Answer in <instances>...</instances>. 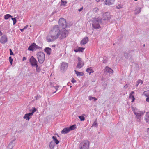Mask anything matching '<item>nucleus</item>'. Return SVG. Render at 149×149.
Returning <instances> with one entry per match:
<instances>
[{"label": "nucleus", "mask_w": 149, "mask_h": 149, "mask_svg": "<svg viewBox=\"0 0 149 149\" xmlns=\"http://www.w3.org/2000/svg\"><path fill=\"white\" fill-rule=\"evenodd\" d=\"M55 84H54L53 85H52V84H51V86H53L54 87L55 89L56 90V91H55V92H53L52 93L53 94H54L55 93V92H56V91H57V90H58V88L59 87V86H55L54 85H55Z\"/></svg>", "instance_id": "nucleus-34"}, {"label": "nucleus", "mask_w": 149, "mask_h": 149, "mask_svg": "<svg viewBox=\"0 0 149 149\" xmlns=\"http://www.w3.org/2000/svg\"><path fill=\"white\" fill-rule=\"evenodd\" d=\"M145 120L147 123L149 122V113L147 112L145 117Z\"/></svg>", "instance_id": "nucleus-23"}, {"label": "nucleus", "mask_w": 149, "mask_h": 149, "mask_svg": "<svg viewBox=\"0 0 149 149\" xmlns=\"http://www.w3.org/2000/svg\"><path fill=\"white\" fill-rule=\"evenodd\" d=\"M78 63L77 64L76 67L79 69H80L83 66L84 63L82 62L80 58L78 57Z\"/></svg>", "instance_id": "nucleus-11"}, {"label": "nucleus", "mask_w": 149, "mask_h": 149, "mask_svg": "<svg viewBox=\"0 0 149 149\" xmlns=\"http://www.w3.org/2000/svg\"><path fill=\"white\" fill-rule=\"evenodd\" d=\"M90 142L87 140L83 141L79 145L80 149H88Z\"/></svg>", "instance_id": "nucleus-4"}, {"label": "nucleus", "mask_w": 149, "mask_h": 149, "mask_svg": "<svg viewBox=\"0 0 149 149\" xmlns=\"http://www.w3.org/2000/svg\"><path fill=\"white\" fill-rule=\"evenodd\" d=\"M129 54L128 53H127L126 52H125L124 53V56L127 59H128L129 58Z\"/></svg>", "instance_id": "nucleus-36"}, {"label": "nucleus", "mask_w": 149, "mask_h": 149, "mask_svg": "<svg viewBox=\"0 0 149 149\" xmlns=\"http://www.w3.org/2000/svg\"><path fill=\"white\" fill-rule=\"evenodd\" d=\"M134 93V92L133 91H131V93H130L129 95V98H130L131 99H132V102H134V100L135 98L134 97V96L133 95V94Z\"/></svg>", "instance_id": "nucleus-21"}, {"label": "nucleus", "mask_w": 149, "mask_h": 149, "mask_svg": "<svg viewBox=\"0 0 149 149\" xmlns=\"http://www.w3.org/2000/svg\"><path fill=\"white\" fill-rule=\"evenodd\" d=\"M57 37H55L52 34L49 35L46 38L47 41L48 42H49L54 41L57 39Z\"/></svg>", "instance_id": "nucleus-9"}, {"label": "nucleus", "mask_w": 149, "mask_h": 149, "mask_svg": "<svg viewBox=\"0 0 149 149\" xmlns=\"http://www.w3.org/2000/svg\"><path fill=\"white\" fill-rule=\"evenodd\" d=\"M9 50L10 51V55H14V54L12 50L11 49H10Z\"/></svg>", "instance_id": "nucleus-44"}, {"label": "nucleus", "mask_w": 149, "mask_h": 149, "mask_svg": "<svg viewBox=\"0 0 149 149\" xmlns=\"http://www.w3.org/2000/svg\"><path fill=\"white\" fill-rule=\"evenodd\" d=\"M100 24H102V19L98 18H95L93 20V23L92 24V27L95 29H98L99 28H100Z\"/></svg>", "instance_id": "nucleus-2"}, {"label": "nucleus", "mask_w": 149, "mask_h": 149, "mask_svg": "<svg viewBox=\"0 0 149 149\" xmlns=\"http://www.w3.org/2000/svg\"><path fill=\"white\" fill-rule=\"evenodd\" d=\"M143 94L146 97H149V90H147L144 91Z\"/></svg>", "instance_id": "nucleus-33"}, {"label": "nucleus", "mask_w": 149, "mask_h": 149, "mask_svg": "<svg viewBox=\"0 0 149 149\" xmlns=\"http://www.w3.org/2000/svg\"><path fill=\"white\" fill-rule=\"evenodd\" d=\"M35 97L36 99V100H37L38 99H39L41 97V96L39 95H36V96Z\"/></svg>", "instance_id": "nucleus-42"}, {"label": "nucleus", "mask_w": 149, "mask_h": 149, "mask_svg": "<svg viewBox=\"0 0 149 149\" xmlns=\"http://www.w3.org/2000/svg\"><path fill=\"white\" fill-rule=\"evenodd\" d=\"M94 98V97H89V100H91L93 99Z\"/></svg>", "instance_id": "nucleus-56"}, {"label": "nucleus", "mask_w": 149, "mask_h": 149, "mask_svg": "<svg viewBox=\"0 0 149 149\" xmlns=\"http://www.w3.org/2000/svg\"><path fill=\"white\" fill-rule=\"evenodd\" d=\"M31 117V116L29 113H28L25 114L23 117V118L29 121Z\"/></svg>", "instance_id": "nucleus-19"}, {"label": "nucleus", "mask_w": 149, "mask_h": 149, "mask_svg": "<svg viewBox=\"0 0 149 149\" xmlns=\"http://www.w3.org/2000/svg\"><path fill=\"white\" fill-rule=\"evenodd\" d=\"M68 30H65L62 32L61 36V39H63L65 38L68 35Z\"/></svg>", "instance_id": "nucleus-13"}, {"label": "nucleus", "mask_w": 149, "mask_h": 149, "mask_svg": "<svg viewBox=\"0 0 149 149\" xmlns=\"http://www.w3.org/2000/svg\"><path fill=\"white\" fill-rule=\"evenodd\" d=\"M93 100L95 102L97 100V99L96 98L94 97Z\"/></svg>", "instance_id": "nucleus-61"}, {"label": "nucleus", "mask_w": 149, "mask_h": 149, "mask_svg": "<svg viewBox=\"0 0 149 149\" xmlns=\"http://www.w3.org/2000/svg\"><path fill=\"white\" fill-rule=\"evenodd\" d=\"M8 39L6 35H4L2 36L0 39V42L1 44H4L7 42Z\"/></svg>", "instance_id": "nucleus-12"}, {"label": "nucleus", "mask_w": 149, "mask_h": 149, "mask_svg": "<svg viewBox=\"0 0 149 149\" xmlns=\"http://www.w3.org/2000/svg\"><path fill=\"white\" fill-rule=\"evenodd\" d=\"M128 87V85L126 84L124 86V88L125 89H126Z\"/></svg>", "instance_id": "nucleus-50"}, {"label": "nucleus", "mask_w": 149, "mask_h": 149, "mask_svg": "<svg viewBox=\"0 0 149 149\" xmlns=\"http://www.w3.org/2000/svg\"><path fill=\"white\" fill-rule=\"evenodd\" d=\"M111 17V16L109 13L106 12L103 13L102 18L104 20L108 21L110 20Z\"/></svg>", "instance_id": "nucleus-7"}, {"label": "nucleus", "mask_w": 149, "mask_h": 149, "mask_svg": "<svg viewBox=\"0 0 149 149\" xmlns=\"http://www.w3.org/2000/svg\"><path fill=\"white\" fill-rule=\"evenodd\" d=\"M12 16L10 14H7L4 15V19L7 20L10 17H12Z\"/></svg>", "instance_id": "nucleus-31"}, {"label": "nucleus", "mask_w": 149, "mask_h": 149, "mask_svg": "<svg viewBox=\"0 0 149 149\" xmlns=\"http://www.w3.org/2000/svg\"><path fill=\"white\" fill-rule=\"evenodd\" d=\"M44 50L46 52L48 55H50L51 52V48L46 47L45 48Z\"/></svg>", "instance_id": "nucleus-16"}, {"label": "nucleus", "mask_w": 149, "mask_h": 149, "mask_svg": "<svg viewBox=\"0 0 149 149\" xmlns=\"http://www.w3.org/2000/svg\"><path fill=\"white\" fill-rule=\"evenodd\" d=\"M70 131L68 127L64 128L61 131V133L63 134H65L68 133Z\"/></svg>", "instance_id": "nucleus-18"}, {"label": "nucleus", "mask_w": 149, "mask_h": 149, "mask_svg": "<svg viewBox=\"0 0 149 149\" xmlns=\"http://www.w3.org/2000/svg\"><path fill=\"white\" fill-rule=\"evenodd\" d=\"M121 6L120 5H118L117 6H116V8L118 9H120L121 8Z\"/></svg>", "instance_id": "nucleus-45"}, {"label": "nucleus", "mask_w": 149, "mask_h": 149, "mask_svg": "<svg viewBox=\"0 0 149 149\" xmlns=\"http://www.w3.org/2000/svg\"><path fill=\"white\" fill-rule=\"evenodd\" d=\"M139 84V82H138L137 81L136 84V88L138 86V85Z\"/></svg>", "instance_id": "nucleus-54"}, {"label": "nucleus", "mask_w": 149, "mask_h": 149, "mask_svg": "<svg viewBox=\"0 0 149 149\" xmlns=\"http://www.w3.org/2000/svg\"><path fill=\"white\" fill-rule=\"evenodd\" d=\"M145 113L144 111H141L138 110L136 112L134 111V114L136 115V116L138 118V119H139V117L140 118Z\"/></svg>", "instance_id": "nucleus-10"}, {"label": "nucleus", "mask_w": 149, "mask_h": 149, "mask_svg": "<svg viewBox=\"0 0 149 149\" xmlns=\"http://www.w3.org/2000/svg\"><path fill=\"white\" fill-rule=\"evenodd\" d=\"M88 41V37H86L82 40L81 41V44L82 45L87 43Z\"/></svg>", "instance_id": "nucleus-15"}, {"label": "nucleus", "mask_w": 149, "mask_h": 149, "mask_svg": "<svg viewBox=\"0 0 149 149\" xmlns=\"http://www.w3.org/2000/svg\"><path fill=\"white\" fill-rule=\"evenodd\" d=\"M55 145L53 141H52L50 142L49 147L51 149H53L54 148Z\"/></svg>", "instance_id": "nucleus-29"}, {"label": "nucleus", "mask_w": 149, "mask_h": 149, "mask_svg": "<svg viewBox=\"0 0 149 149\" xmlns=\"http://www.w3.org/2000/svg\"><path fill=\"white\" fill-rule=\"evenodd\" d=\"M114 0H106L104 3L106 5H110L113 3Z\"/></svg>", "instance_id": "nucleus-17"}, {"label": "nucleus", "mask_w": 149, "mask_h": 149, "mask_svg": "<svg viewBox=\"0 0 149 149\" xmlns=\"http://www.w3.org/2000/svg\"><path fill=\"white\" fill-rule=\"evenodd\" d=\"M96 0V1L97 2H98L100 1V0Z\"/></svg>", "instance_id": "nucleus-64"}, {"label": "nucleus", "mask_w": 149, "mask_h": 149, "mask_svg": "<svg viewBox=\"0 0 149 149\" xmlns=\"http://www.w3.org/2000/svg\"><path fill=\"white\" fill-rule=\"evenodd\" d=\"M37 111V109L34 107L32 108V109L29 110L30 113H29L31 116L33 115V113Z\"/></svg>", "instance_id": "nucleus-20"}, {"label": "nucleus", "mask_w": 149, "mask_h": 149, "mask_svg": "<svg viewBox=\"0 0 149 149\" xmlns=\"http://www.w3.org/2000/svg\"><path fill=\"white\" fill-rule=\"evenodd\" d=\"M14 146V144H12V142H10V144L8 145L7 148V149H12Z\"/></svg>", "instance_id": "nucleus-30"}, {"label": "nucleus", "mask_w": 149, "mask_h": 149, "mask_svg": "<svg viewBox=\"0 0 149 149\" xmlns=\"http://www.w3.org/2000/svg\"><path fill=\"white\" fill-rule=\"evenodd\" d=\"M138 82H139V84L141 83V85L143 84V81L142 80H139L137 81Z\"/></svg>", "instance_id": "nucleus-48"}, {"label": "nucleus", "mask_w": 149, "mask_h": 149, "mask_svg": "<svg viewBox=\"0 0 149 149\" xmlns=\"http://www.w3.org/2000/svg\"><path fill=\"white\" fill-rule=\"evenodd\" d=\"M52 139L56 144H58L59 143V141L57 139L56 136H53L52 137Z\"/></svg>", "instance_id": "nucleus-24"}, {"label": "nucleus", "mask_w": 149, "mask_h": 149, "mask_svg": "<svg viewBox=\"0 0 149 149\" xmlns=\"http://www.w3.org/2000/svg\"><path fill=\"white\" fill-rule=\"evenodd\" d=\"M42 48V47L38 46L36 43H33L28 48V50L33 51L37 49H41Z\"/></svg>", "instance_id": "nucleus-5"}, {"label": "nucleus", "mask_w": 149, "mask_h": 149, "mask_svg": "<svg viewBox=\"0 0 149 149\" xmlns=\"http://www.w3.org/2000/svg\"><path fill=\"white\" fill-rule=\"evenodd\" d=\"M83 7H82L80 9H78V11L79 12L81 11L83 9Z\"/></svg>", "instance_id": "nucleus-51"}, {"label": "nucleus", "mask_w": 149, "mask_h": 149, "mask_svg": "<svg viewBox=\"0 0 149 149\" xmlns=\"http://www.w3.org/2000/svg\"><path fill=\"white\" fill-rule=\"evenodd\" d=\"M75 72V74H77V76H83V74L82 72H78L76 70H74Z\"/></svg>", "instance_id": "nucleus-28"}, {"label": "nucleus", "mask_w": 149, "mask_h": 149, "mask_svg": "<svg viewBox=\"0 0 149 149\" xmlns=\"http://www.w3.org/2000/svg\"><path fill=\"white\" fill-rule=\"evenodd\" d=\"M71 82L72 83H74L76 82V81L75 80L74 78H72L71 80Z\"/></svg>", "instance_id": "nucleus-47"}, {"label": "nucleus", "mask_w": 149, "mask_h": 149, "mask_svg": "<svg viewBox=\"0 0 149 149\" xmlns=\"http://www.w3.org/2000/svg\"><path fill=\"white\" fill-rule=\"evenodd\" d=\"M11 19L13 21H14L15 20V19H16L15 18H13V17H11Z\"/></svg>", "instance_id": "nucleus-59"}, {"label": "nucleus", "mask_w": 149, "mask_h": 149, "mask_svg": "<svg viewBox=\"0 0 149 149\" xmlns=\"http://www.w3.org/2000/svg\"><path fill=\"white\" fill-rule=\"evenodd\" d=\"M147 98L146 99V101L149 102V97H147Z\"/></svg>", "instance_id": "nucleus-52"}, {"label": "nucleus", "mask_w": 149, "mask_h": 149, "mask_svg": "<svg viewBox=\"0 0 149 149\" xmlns=\"http://www.w3.org/2000/svg\"><path fill=\"white\" fill-rule=\"evenodd\" d=\"M38 61L40 64H42L45 60V54L42 52H40L37 53Z\"/></svg>", "instance_id": "nucleus-3"}, {"label": "nucleus", "mask_w": 149, "mask_h": 149, "mask_svg": "<svg viewBox=\"0 0 149 149\" xmlns=\"http://www.w3.org/2000/svg\"><path fill=\"white\" fill-rule=\"evenodd\" d=\"M92 126H94L96 127L98 126L97 122L96 120H95L94 121L93 123L92 124Z\"/></svg>", "instance_id": "nucleus-35"}, {"label": "nucleus", "mask_w": 149, "mask_h": 149, "mask_svg": "<svg viewBox=\"0 0 149 149\" xmlns=\"http://www.w3.org/2000/svg\"><path fill=\"white\" fill-rule=\"evenodd\" d=\"M74 50L76 52H79V47H78V49H74Z\"/></svg>", "instance_id": "nucleus-49"}, {"label": "nucleus", "mask_w": 149, "mask_h": 149, "mask_svg": "<svg viewBox=\"0 0 149 149\" xmlns=\"http://www.w3.org/2000/svg\"><path fill=\"white\" fill-rule=\"evenodd\" d=\"M107 58L106 57L104 56L103 57V63H105L107 62Z\"/></svg>", "instance_id": "nucleus-39"}, {"label": "nucleus", "mask_w": 149, "mask_h": 149, "mask_svg": "<svg viewBox=\"0 0 149 149\" xmlns=\"http://www.w3.org/2000/svg\"><path fill=\"white\" fill-rule=\"evenodd\" d=\"M94 11L95 12H96L98 10V9L97 8H95L93 9Z\"/></svg>", "instance_id": "nucleus-46"}, {"label": "nucleus", "mask_w": 149, "mask_h": 149, "mask_svg": "<svg viewBox=\"0 0 149 149\" xmlns=\"http://www.w3.org/2000/svg\"><path fill=\"white\" fill-rule=\"evenodd\" d=\"M35 66L36 68V72H40L41 70V69L40 67L38 66V64Z\"/></svg>", "instance_id": "nucleus-32"}, {"label": "nucleus", "mask_w": 149, "mask_h": 149, "mask_svg": "<svg viewBox=\"0 0 149 149\" xmlns=\"http://www.w3.org/2000/svg\"><path fill=\"white\" fill-rule=\"evenodd\" d=\"M25 29L24 28L22 29H20V30L21 32H23L24 30Z\"/></svg>", "instance_id": "nucleus-60"}, {"label": "nucleus", "mask_w": 149, "mask_h": 149, "mask_svg": "<svg viewBox=\"0 0 149 149\" xmlns=\"http://www.w3.org/2000/svg\"><path fill=\"white\" fill-rule=\"evenodd\" d=\"M132 111L134 112V111H136V112L138 110L137 108H135L134 107L132 108Z\"/></svg>", "instance_id": "nucleus-43"}, {"label": "nucleus", "mask_w": 149, "mask_h": 149, "mask_svg": "<svg viewBox=\"0 0 149 149\" xmlns=\"http://www.w3.org/2000/svg\"><path fill=\"white\" fill-rule=\"evenodd\" d=\"M79 52H83V50L85 49V48L79 47Z\"/></svg>", "instance_id": "nucleus-40"}, {"label": "nucleus", "mask_w": 149, "mask_h": 149, "mask_svg": "<svg viewBox=\"0 0 149 149\" xmlns=\"http://www.w3.org/2000/svg\"><path fill=\"white\" fill-rule=\"evenodd\" d=\"M15 140H16V139H13L10 142H12V144H13V142L14 141H15Z\"/></svg>", "instance_id": "nucleus-57"}, {"label": "nucleus", "mask_w": 149, "mask_h": 149, "mask_svg": "<svg viewBox=\"0 0 149 149\" xmlns=\"http://www.w3.org/2000/svg\"><path fill=\"white\" fill-rule=\"evenodd\" d=\"M49 33L52 34L55 37H57V38H58L61 34V31L58 26L57 25L54 26L53 29L50 31Z\"/></svg>", "instance_id": "nucleus-1"}, {"label": "nucleus", "mask_w": 149, "mask_h": 149, "mask_svg": "<svg viewBox=\"0 0 149 149\" xmlns=\"http://www.w3.org/2000/svg\"><path fill=\"white\" fill-rule=\"evenodd\" d=\"M26 58L25 57H24L23 58L22 60L24 61L26 60Z\"/></svg>", "instance_id": "nucleus-58"}, {"label": "nucleus", "mask_w": 149, "mask_h": 149, "mask_svg": "<svg viewBox=\"0 0 149 149\" xmlns=\"http://www.w3.org/2000/svg\"><path fill=\"white\" fill-rule=\"evenodd\" d=\"M141 8L140 7H137L136 8L134 11V13L135 14H139L141 12Z\"/></svg>", "instance_id": "nucleus-26"}, {"label": "nucleus", "mask_w": 149, "mask_h": 149, "mask_svg": "<svg viewBox=\"0 0 149 149\" xmlns=\"http://www.w3.org/2000/svg\"><path fill=\"white\" fill-rule=\"evenodd\" d=\"M68 66V64L67 63L62 62L61 65V70L64 71L65 70H66Z\"/></svg>", "instance_id": "nucleus-14"}, {"label": "nucleus", "mask_w": 149, "mask_h": 149, "mask_svg": "<svg viewBox=\"0 0 149 149\" xmlns=\"http://www.w3.org/2000/svg\"><path fill=\"white\" fill-rule=\"evenodd\" d=\"M17 22V20H16V19H15V20L14 21H13V25H14L15 24L16 22Z\"/></svg>", "instance_id": "nucleus-55"}, {"label": "nucleus", "mask_w": 149, "mask_h": 149, "mask_svg": "<svg viewBox=\"0 0 149 149\" xmlns=\"http://www.w3.org/2000/svg\"><path fill=\"white\" fill-rule=\"evenodd\" d=\"M78 118L80 119L81 121H83L85 120V118L83 116H79Z\"/></svg>", "instance_id": "nucleus-38"}, {"label": "nucleus", "mask_w": 149, "mask_h": 149, "mask_svg": "<svg viewBox=\"0 0 149 149\" xmlns=\"http://www.w3.org/2000/svg\"><path fill=\"white\" fill-rule=\"evenodd\" d=\"M67 3V2H66V1H63V0H61V5H64V6H65V5Z\"/></svg>", "instance_id": "nucleus-37"}, {"label": "nucleus", "mask_w": 149, "mask_h": 149, "mask_svg": "<svg viewBox=\"0 0 149 149\" xmlns=\"http://www.w3.org/2000/svg\"><path fill=\"white\" fill-rule=\"evenodd\" d=\"M105 70H106L107 72L113 73V70L110 68L108 66H106L105 68Z\"/></svg>", "instance_id": "nucleus-22"}, {"label": "nucleus", "mask_w": 149, "mask_h": 149, "mask_svg": "<svg viewBox=\"0 0 149 149\" xmlns=\"http://www.w3.org/2000/svg\"><path fill=\"white\" fill-rule=\"evenodd\" d=\"M29 61L32 67H35L38 64L37 61L33 56H31L30 58Z\"/></svg>", "instance_id": "nucleus-8"}, {"label": "nucleus", "mask_w": 149, "mask_h": 149, "mask_svg": "<svg viewBox=\"0 0 149 149\" xmlns=\"http://www.w3.org/2000/svg\"><path fill=\"white\" fill-rule=\"evenodd\" d=\"M86 71L87 72L89 73V74H90L91 73H93L94 72L93 70L92 69V68L91 67L87 68Z\"/></svg>", "instance_id": "nucleus-25"}, {"label": "nucleus", "mask_w": 149, "mask_h": 149, "mask_svg": "<svg viewBox=\"0 0 149 149\" xmlns=\"http://www.w3.org/2000/svg\"><path fill=\"white\" fill-rule=\"evenodd\" d=\"M147 132L148 135H149V128L147 129Z\"/></svg>", "instance_id": "nucleus-53"}, {"label": "nucleus", "mask_w": 149, "mask_h": 149, "mask_svg": "<svg viewBox=\"0 0 149 149\" xmlns=\"http://www.w3.org/2000/svg\"><path fill=\"white\" fill-rule=\"evenodd\" d=\"M28 25H26V26H25L24 27V29H26L28 27Z\"/></svg>", "instance_id": "nucleus-62"}, {"label": "nucleus", "mask_w": 149, "mask_h": 149, "mask_svg": "<svg viewBox=\"0 0 149 149\" xmlns=\"http://www.w3.org/2000/svg\"><path fill=\"white\" fill-rule=\"evenodd\" d=\"M9 60L11 64H12L13 60L11 56L9 57Z\"/></svg>", "instance_id": "nucleus-41"}, {"label": "nucleus", "mask_w": 149, "mask_h": 149, "mask_svg": "<svg viewBox=\"0 0 149 149\" xmlns=\"http://www.w3.org/2000/svg\"><path fill=\"white\" fill-rule=\"evenodd\" d=\"M76 127V125L75 124L72 125L70 127H68L70 131L74 130Z\"/></svg>", "instance_id": "nucleus-27"}, {"label": "nucleus", "mask_w": 149, "mask_h": 149, "mask_svg": "<svg viewBox=\"0 0 149 149\" xmlns=\"http://www.w3.org/2000/svg\"><path fill=\"white\" fill-rule=\"evenodd\" d=\"M69 84H70V83H68L67 84V85H68V86H69Z\"/></svg>", "instance_id": "nucleus-63"}, {"label": "nucleus", "mask_w": 149, "mask_h": 149, "mask_svg": "<svg viewBox=\"0 0 149 149\" xmlns=\"http://www.w3.org/2000/svg\"><path fill=\"white\" fill-rule=\"evenodd\" d=\"M58 23L59 26L63 29H65L67 26L66 21L63 18L60 19Z\"/></svg>", "instance_id": "nucleus-6"}]
</instances>
